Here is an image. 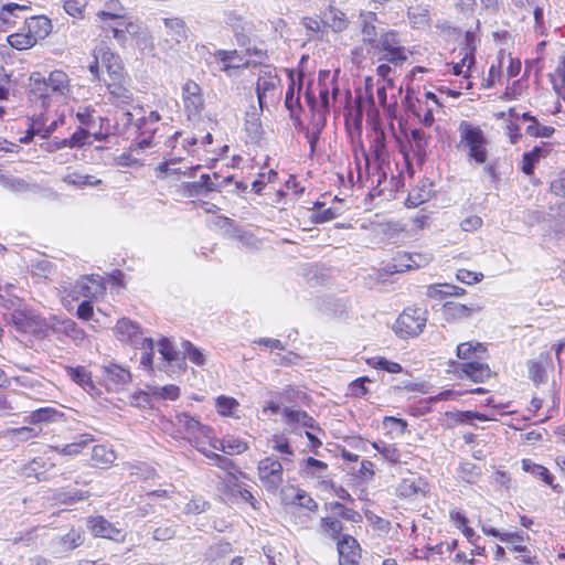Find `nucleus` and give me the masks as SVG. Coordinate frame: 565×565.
<instances>
[{
    "mask_svg": "<svg viewBox=\"0 0 565 565\" xmlns=\"http://www.w3.org/2000/svg\"><path fill=\"white\" fill-rule=\"evenodd\" d=\"M96 17L98 25L105 32V35L108 38L111 33V36L122 47L131 45L134 41L138 46L147 45L150 42L151 38L147 28L137 20L104 10L98 11Z\"/></svg>",
    "mask_w": 565,
    "mask_h": 565,
    "instance_id": "nucleus-1",
    "label": "nucleus"
},
{
    "mask_svg": "<svg viewBox=\"0 0 565 565\" xmlns=\"http://www.w3.org/2000/svg\"><path fill=\"white\" fill-rule=\"evenodd\" d=\"M486 352V347L476 341L460 343L457 347V356L467 362L458 364L456 373L460 379H470L473 382H484L491 377V370L488 364L475 361Z\"/></svg>",
    "mask_w": 565,
    "mask_h": 565,
    "instance_id": "nucleus-2",
    "label": "nucleus"
},
{
    "mask_svg": "<svg viewBox=\"0 0 565 565\" xmlns=\"http://www.w3.org/2000/svg\"><path fill=\"white\" fill-rule=\"evenodd\" d=\"M460 140L458 148L476 164H486L489 158V140L484 131L470 121L462 120L458 127Z\"/></svg>",
    "mask_w": 565,
    "mask_h": 565,
    "instance_id": "nucleus-3",
    "label": "nucleus"
},
{
    "mask_svg": "<svg viewBox=\"0 0 565 565\" xmlns=\"http://www.w3.org/2000/svg\"><path fill=\"white\" fill-rule=\"evenodd\" d=\"M427 322V312L422 308H406L393 324V331L401 339L420 334Z\"/></svg>",
    "mask_w": 565,
    "mask_h": 565,
    "instance_id": "nucleus-4",
    "label": "nucleus"
},
{
    "mask_svg": "<svg viewBox=\"0 0 565 565\" xmlns=\"http://www.w3.org/2000/svg\"><path fill=\"white\" fill-rule=\"evenodd\" d=\"M62 288L64 294L73 301L78 300L81 297L87 299L98 298L106 289L103 278L98 275L84 276L74 284L63 285Z\"/></svg>",
    "mask_w": 565,
    "mask_h": 565,
    "instance_id": "nucleus-5",
    "label": "nucleus"
},
{
    "mask_svg": "<svg viewBox=\"0 0 565 565\" xmlns=\"http://www.w3.org/2000/svg\"><path fill=\"white\" fill-rule=\"evenodd\" d=\"M171 424L177 427L180 434L195 445L204 444V437H211V427L203 425L199 419L189 413H177L171 419Z\"/></svg>",
    "mask_w": 565,
    "mask_h": 565,
    "instance_id": "nucleus-6",
    "label": "nucleus"
},
{
    "mask_svg": "<svg viewBox=\"0 0 565 565\" xmlns=\"http://www.w3.org/2000/svg\"><path fill=\"white\" fill-rule=\"evenodd\" d=\"M375 45L385 53L383 60L388 63L401 65L407 60V50L402 45L399 34L395 30L382 33Z\"/></svg>",
    "mask_w": 565,
    "mask_h": 565,
    "instance_id": "nucleus-7",
    "label": "nucleus"
},
{
    "mask_svg": "<svg viewBox=\"0 0 565 565\" xmlns=\"http://www.w3.org/2000/svg\"><path fill=\"white\" fill-rule=\"evenodd\" d=\"M257 470L259 480L267 491L276 492L284 483V468L278 459L274 457L262 459Z\"/></svg>",
    "mask_w": 565,
    "mask_h": 565,
    "instance_id": "nucleus-8",
    "label": "nucleus"
},
{
    "mask_svg": "<svg viewBox=\"0 0 565 565\" xmlns=\"http://www.w3.org/2000/svg\"><path fill=\"white\" fill-rule=\"evenodd\" d=\"M279 85L280 78L274 68L265 66L259 71L256 83V93L262 110L269 102L274 100L275 93Z\"/></svg>",
    "mask_w": 565,
    "mask_h": 565,
    "instance_id": "nucleus-9",
    "label": "nucleus"
},
{
    "mask_svg": "<svg viewBox=\"0 0 565 565\" xmlns=\"http://www.w3.org/2000/svg\"><path fill=\"white\" fill-rule=\"evenodd\" d=\"M115 329L121 342H127L134 348L151 347V338L145 337L139 326L127 318L119 319Z\"/></svg>",
    "mask_w": 565,
    "mask_h": 565,
    "instance_id": "nucleus-10",
    "label": "nucleus"
},
{
    "mask_svg": "<svg viewBox=\"0 0 565 565\" xmlns=\"http://www.w3.org/2000/svg\"><path fill=\"white\" fill-rule=\"evenodd\" d=\"M87 524L94 536L108 539L116 542H122L125 540L126 534L124 530L109 522L102 515L89 518Z\"/></svg>",
    "mask_w": 565,
    "mask_h": 565,
    "instance_id": "nucleus-11",
    "label": "nucleus"
},
{
    "mask_svg": "<svg viewBox=\"0 0 565 565\" xmlns=\"http://www.w3.org/2000/svg\"><path fill=\"white\" fill-rule=\"evenodd\" d=\"M103 377L108 391H121L130 381L131 374L129 370L116 363L103 365Z\"/></svg>",
    "mask_w": 565,
    "mask_h": 565,
    "instance_id": "nucleus-12",
    "label": "nucleus"
},
{
    "mask_svg": "<svg viewBox=\"0 0 565 565\" xmlns=\"http://www.w3.org/2000/svg\"><path fill=\"white\" fill-rule=\"evenodd\" d=\"M98 54H100L102 65L107 72V76L103 77L104 83L105 81H124L128 77L125 72L122 61L117 53L102 47L99 49Z\"/></svg>",
    "mask_w": 565,
    "mask_h": 565,
    "instance_id": "nucleus-13",
    "label": "nucleus"
},
{
    "mask_svg": "<svg viewBox=\"0 0 565 565\" xmlns=\"http://www.w3.org/2000/svg\"><path fill=\"white\" fill-rule=\"evenodd\" d=\"M431 260L430 254L399 253L394 259L391 268L395 273H403L426 266Z\"/></svg>",
    "mask_w": 565,
    "mask_h": 565,
    "instance_id": "nucleus-14",
    "label": "nucleus"
},
{
    "mask_svg": "<svg viewBox=\"0 0 565 565\" xmlns=\"http://www.w3.org/2000/svg\"><path fill=\"white\" fill-rule=\"evenodd\" d=\"M337 547L339 553V565L358 564L360 545L353 536L343 534L341 539L337 541Z\"/></svg>",
    "mask_w": 565,
    "mask_h": 565,
    "instance_id": "nucleus-15",
    "label": "nucleus"
},
{
    "mask_svg": "<svg viewBox=\"0 0 565 565\" xmlns=\"http://www.w3.org/2000/svg\"><path fill=\"white\" fill-rule=\"evenodd\" d=\"M214 58L220 64L218 71L228 76L234 75L238 68L247 66V61L236 50H218L214 53Z\"/></svg>",
    "mask_w": 565,
    "mask_h": 565,
    "instance_id": "nucleus-16",
    "label": "nucleus"
},
{
    "mask_svg": "<svg viewBox=\"0 0 565 565\" xmlns=\"http://www.w3.org/2000/svg\"><path fill=\"white\" fill-rule=\"evenodd\" d=\"M46 79L52 98L66 99L72 94L71 78L64 71L54 70Z\"/></svg>",
    "mask_w": 565,
    "mask_h": 565,
    "instance_id": "nucleus-17",
    "label": "nucleus"
},
{
    "mask_svg": "<svg viewBox=\"0 0 565 565\" xmlns=\"http://www.w3.org/2000/svg\"><path fill=\"white\" fill-rule=\"evenodd\" d=\"M475 36L472 33L467 32L466 34V44L460 50L459 55L461 56L460 62L451 63V70L455 75H463V77H468L469 71L475 63Z\"/></svg>",
    "mask_w": 565,
    "mask_h": 565,
    "instance_id": "nucleus-18",
    "label": "nucleus"
},
{
    "mask_svg": "<svg viewBox=\"0 0 565 565\" xmlns=\"http://www.w3.org/2000/svg\"><path fill=\"white\" fill-rule=\"evenodd\" d=\"M359 26L362 33V41L365 44L374 46L377 39L376 22L379 21L375 11L362 10L359 13Z\"/></svg>",
    "mask_w": 565,
    "mask_h": 565,
    "instance_id": "nucleus-19",
    "label": "nucleus"
},
{
    "mask_svg": "<svg viewBox=\"0 0 565 565\" xmlns=\"http://www.w3.org/2000/svg\"><path fill=\"white\" fill-rule=\"evenodd\" d=\"M281 414L285 417L286 425L291 427L292 430H296L298 427H305L311 430H320L316 420L305 411L285 407Z\"/></svg>",
    "mask_w": 565,
    "mask_h": 565,
    "instance_id": "nucleus-20",
    "label": "nucleus"
},
{
    "mask_svg": "<svg viewBox=\"0 0 565 565\" xmlns=\"http://www.w3.org/2000/svg\"><path fill=\"white\" fill-rule=\"evenodd\" d=\"M62 181L78 190L95 188L103 184V180L96 175L84 173L81 170L71 169H67L66 173L62 177Z\"/></svg>",
    "mask_w": 565,
    "mask_h": 565,
    "instance_id": "nucleus-21",
    "label": "nucleus"
},
{
    "mask_svg": "<svg viewBox=\"0 0 565 565\" xmlns=\"http://www.w3.org/2000/svg\"><path fill=\"white\" fill-rule=\"evenodd\" d=\"M54 466L55 463L52 461V459L44 454L24 465L21 469V473L25 478L42 480L45 472Z\"/></svg>",
    "mask_w": 565,
    "mask_h": 565,
    "instance_id": "nucleus-22",
    "label": "nucleus"
},
{
    "mask_svg": "<svg viewBox=\"0 0 565 565\" xmlns=\"http://www.w3.org/2000/svg\"><path fill=\"white\" fill-rule=\"evenodd\" d=\"M481 307L470 303L462 305L456 301H447L443 307V313L447 321L460 320L471 316L472 312H478Z\"/></svg>",
    "mask_w": 565,
    "mask_h": 565,
    "instance_id": "nucleus-23",
    "label": "nucleus"
},
{
    "mask_svg": "<svg viewBox=\"0 0 565 565\" xmlns=\"http://www.w3.org/2000/svg\"><path fill=\"white\" fill-rule=\"evenodd\" d=\"M158 351L162 360L167 362L168 366L178 370L184 369L185 363L183 362L181 353L174 349L172 343L167 338H162L159 341Z\"/></svg>",
    "mask_w": 565,
    "mask_h": 565,
    "instance_id": "nucleus-24",
    "label": "nucleus"
},
{
    "mask_svg": "<svg viewBox=\"0 0 565 565\" xmlns=\"http://www.w3.org/2000/svg\"><path fill=\"white\" fill-rule=\"evenodd\" d=\"M129 78L124 81H105V85L116 104H129L132 100V92L128 87Z\"/></svg>",
    "mask_w": 565,
    "mask_h": 565,
    "instance_id": "nucleus-25",
    "label": "nucleus"
},
{
    "mask_svg": "<svg viewBox=\"0 0 565 565\" xmlns=\"http://www.w3.org/2000/svg\"><path fill=\"white\" fill-rule=\"evenodd\" d=\"M407 18L413 29H424L429 26L431 18L429 6L412 4L407 9Z\"/></svg>",
    "mask_w": 565,
    "mask_h": 565,
    "instance_id": "nucleus-26",
    "label": "nucleus"
},
{
    "mask_svg": "<svg viewBox=\"0 0 565 565\" xmlns=\"http://www.w3.org/2000/svg\"><path fill=\"white\" fill-rule=\"evenodd\" d=\"M30 93L38 98L42 99L43 106L49 105L52 95L49 88V83L45 76L41 73H33L29 78Z\"/></svg>",
    "mask_w": 565,
    "mask_h": 565,
    "instance_id": "nucleus-27",
    "label": "nucleus"
},
{
    "mask_svg": "<svg viewBox=\"0 0 565 565\" xmlns=\"http://www.w3.org/2000/svg\"><path fill=\"white\" fill-rule=\"evenodd\" d=\"M63 417V413L54 407H42L30 413L24 418V422L38 427L42 423H54L58 422Z\"/></svg>",
    "mask_w": 565,
    "mask_h": 565,
    "instance_id": "nucleus-28",
    "label": "nucleus"
},
{
    "mask_svg": "<svg viewBox=\"0 0 565 565\" xmlns=\"http://www.w3.org/2000/svg\"><path fill=\"white\" fill-rule=\"evenodd\" d=\"M322 22L334 32H342L349 26V20L345 13L334 7H330L323 13Z\"/></svg>",
    "mask_w": 565,
    "mask_h": 565,
    "instance_id": "nucleus-29",
    "label": "nucleus"
},
{
    "mask_svg": "<svg viewBox=\"0 0 565 565\" xmlns=\"http://www.w3.org/2000/svg\"><path fill=\"white\" fill-rule=\"evenodd\" d=\"M55 332H61L70 337L75 342H81L85 338V332L78 328L75 321L71 319L55 320L49 324Z\"/></svg>",
    "mask_w": 565,
    "mask_h": 565,
    "instance_id": "nucleus-30",
    "label": "nucleus"
},
{
    "mask_svg": "<svg viewBox=\"0 0 565 565\" xmlns=\"http://www.w3.org/2000/svg\"><path fill=\"white\" fill-rule=\"evenodd\" d=\"M328 465L324 461L318 460L313 457H308L303 460L300 473L305 478L322 479L327 477Z\"/></svg>",
    "mask_w": 565,
    "mask_h": 565,
    "instance_id": "nucleus-31",
    "label": "nucleus"
},
{
    "mask_svg": "<svg viewBox=\"0 0 565 565\" xmlns=\"http://www.w3.org/2000/svg\"><path fill=\"white\" fill-rule=\"evenodd\" d=\"M65 371L67 376L86 392L92 393L95 390L92 374L85 366H67Z\"/></svg>",
    "mask_w": 565,
    "mask_h": 565,
    "instance_id": "nucleus-32",
    "label": "nucleus"
},
{
    "mask_svg": "<svg viewBox=\"0 0 565 565\" xmlns=\"http://www.w3.org/2000/svg\"><path fill=\"white\" fill-rule=\"evenodd\" d=\"M93 441L94 438L92 435L83 434L75 441L63 447L50 446L49 448L63 456H76Z\"/></svg>",
    "mask_w": 565,
    "mask_h": 565,
    "instance_id": "nucleus-33",
    "label": "nucleus"
},
{
    "mask_svg": "<svg viewBox=\"0 0 565 565\" xmlns=\"http://www.w3.org/2000/svg\"><path fill=\"white\" fill-rule=\"evenodd\" d=\"M28 31L38 39H44L52 30L51 20L46 17H31L28 19Z\"/></svg>",
    "mask_w": 565,
    "mask_h": 565,
    "instance_id": "nucleus-34",
    "label": "nucleus"
},
{
    "mask_svg": "<svg viewBox=\"0 0 565 565\" xmlns=\"http://www.w3.org/2000/svg\"><path fill=\"white\" fill-rule=\"evenodd\" d=\"M163 24L166 28L167 34L171 38L172 41L180 43L182 40L186 38V28L184 22L179 18H168L163 19Z\"/></svg>",
    "mask_w": 565,
    "mask_h": 565,
    "instance_id": "nucleus-35",
    "label": "nucleus"
},
{
    "mask_svg": "<svg viewBox=\"0 0 565 565\" xmlns=\"http://www.w3.org/2000/svg\"><path fill=\"white\" fill-rule=\"evenodd\" d=\"M321 532L324 536L339 541L341 539V532L343 530V523L333 516L322 518L320 521Z\"/></svg>",
    "mask_w": 565,
    "mask_h": 565,
    "instance_id": "nucleus-36",
    "label": "nucleus"
},
{
    "mask_svg": "<svg viewBox=\"0 0 565 565\" xmlns=\"http://www.w3.org/2000/svg\"><path fill=\"white\" fill-rule=\"evenodd\" d=\"M546 150L543 147H534L532 150L523 153L522 157V171L530 175L533 173L535 164L542 157H545Z\"/></svg>",
    "mask_w": 565,
    "mask_h": 565,
    "instance_id": "nucleus-37",
    "label": "nucleus"
},
{
    "mask_svg": "<svg viewBox=\"0 0 565 565\" xmlns=\"http://www.w3.org/2000/svg\"><path fill=\"white\" fill-rule=\"evenodd\" d=\"M247 443L236 436L226 435L222 438L221 451L230 456L239 455L247 450Z\"/></svg>",
    "mask_w": 565,
    "mask_h": 565,
    "instance_id": "nucleus-38",
    "label": "nucleus"
},
{
    "mask_svg": "<svg viewBox=\"0 0 565 565\" xmlns=\"http://www.w3.org/2000/svg\"><path fill=\"white\" fill-rule=\"evenodd\" d=\"M182 358L183 361L188 359L190 362L198 366H202L206 362V356L201 349L192 344L190 341H182Z\"/></svg>",
    "mask_w": 565,
    "mask_h": 565,
    "instance_id": "nucleus-39",
    "label": "nucleus"
},
{
    "mask_svg": "<svg viewBox=\"0 0 565 565\" xmlns=\"http://www.w3.org/2000/svg\"><path fill=\"white\" fill-rule=\"evenodd\" d=\"M522 468L525 472L533 475L542 479L546 484L552 486L553 476L550 473L548 469L544 466L533 462L531 459L522 460Z\"/></svg>",
    "mask_w": 565,
    "mask_h": 565,
    "instance_id": "nucleus-40",
    "label": "nucleus"
},
{
    "mask_svg": "<svg viewBox=\"0 0 565 565\" xmlns=\"http://www.w3.org/2000/svg\"><path fill=\"white\" fill-rule=\"evenodd\" d=\"M0 184L14 193H24L32 189V185L24 179L8 175L0 177Z\"/></svg>",
    "mask_w": 565,
    "mask_h": 565,
    "instance_id": "nucleus-41",
    "label": "nucleus"
},
{
    "mask_svg": "<svg viewBox=\"0 0 565 565\" xmlns=\"http://www.w3.org/2000/svg\"><path fill=\"white\" fill-rule=\"evenodd\" d=\"M8 43L13 49L22 51L33 47L36 44V38L30 32L29 34L13 33L8 36Z\"/></svg>",
    "mask_w": 565,
    "mask_h": 565,
    "instance_id": "nucleus-42",
    "label": "nucleus"
},
{
    "mask_svg": "<svg viewBox=\"0 0 565 565\" xmlns=\"http://www.w3.org/2000/svg\"><path fill=\"white\" fill-rule=\"evenodd\" d=\"M116 455L113 449L106 445H96L92 451V460L96 465H108L114 462Z\"/></svg>",
    "mask_w": 565,
    "mask_h": 565,
    "instance_id": "nucleus-43",
    "label": "nucleus"
},
{
    "mask_svg": "<svg viewBox=\"0 0 565 565\" xmlns=\"http://www.w3.org/2000/svg\"><path fill=\"white\" fill-rule=\"evenodd\" d=\"M215 406L220 415L235 417L239 404L235 398L222 395L216 398Z\"/></svg>",
    "mask_w": 565,
    "mask_h": 565,
    "instance_id": "nucleus-44",
    "label": "nucleus"
},
{
    "mask_svg": "<svg viewBox=\"0 0 565 565\" xmlns=\"http://www.w3.org/2000/svg\"><path fill=\"white\" fill-rule=\"evenodd\" d=\"M42 433L40 427L32 426H23L19 428H12L8 431V435L18 441H28L32 438L38 437Z\"/></svg>",
    "mask_w": 565,
    "mask_h": 565,
    "instance_id": "nucleus-45",
    "label": "nucleus"
},
{
    "mask_svg": "<svg viewBox=\"0 0 565 565\" xmlns=\"http://www.w3.org/2000/svg\"><path fill=\"white\" fill-rule=\"evenodd\" d=\"M372 447L380 452L385 460L396 463L401 460V454L398 449L391 444H386L384 441H374L372 443Z\"/></svg>",
    "mask_w": 565,
    "mask_h": 565,
    "instance_id": "nucleus-46",
    "label": "nucleus"
},
{
    "mask_svg": "<svg viewBox=\"0 0 565 565\" xmlns=\"http://www.w3.org/2000/svg\"><path fill=\"white\" fill-rule=\"evenodd\" d=\"M329 508L332 512H334L337 515H339L343 520H347V521H350L353 523H359L362 521V515L358 511H355L353 509H349L340 502H331L329 504Z\"/></svg>",
    "mask_w": 565,
    "mask_h": 565,
    "instance_id": "nucleus-47",
    "label": "nucleus"
},
{
    "mask_svg": "<svg viewBox=\"0 0 565 565\" xmlns=\"http://www.w3.org/2000/svg\"><path fill=\"white\" fill-rule=\"evenodd\" d=\"M150 392L153 397L160 399L175 401L180 397V388L173 384L164 386H150Z\"/></svg>",
    "mask_w": 565,
    "mask_h": 565,
    "instance_id": "nucleus-48",
    "label": "nucleus"
},
{
    "mask_svg": "<svg viewBox=\"0 0 565 565\" xmlns=\"http://www.w3.org/2000/svg\"><path fill=\"white\" fill-rule=\"evenodd\" d=\"M366 362L370 366L374 369L383 370L392 374L402 372L401 364L390 361L383 356H373L367 359Z\"/></svg>",
    "mask_w": 565,
    "mask_h": 565,
    "instance_id": "nucleus-49",
    "label": "nucleus"
},
{
    "mask_svg": "<svg viewBox=\"0 0 565 565\" xmlns=\"http://www.w3.org/2000/svg\"><path fill=\"white\" fill-rule=\"evenodd\" d=\"M245 130L252 141L257 142L263 136V127L256 115L248 116L245 120Z\"/></svg>",
    "mask_w": 565,
    "mask_h": 565,
    "instance_id": "nucleus-50",
    "label": "nucleus"
},
{
    "mask_svg": "<svg viewBox=\"0 0 565 565\" xmlns=\"http://www.w3.org/2000/svg\"><path fill=\"white\" fill-rule=\"evenodd\" d=\"M273 449L284 455L282 460L285 462H291V457L294 456V450L291 449L288 440L280 436V435H274L273 436Z\"/></svg>",
    "mask_w": 565,
    "mask_h": 565,
    "instance_id": "nucleus-51",
    "label": "nucleus"
},
{
    "mask_svg": "<svg viewBox=\"0 0 565 565\" xmlns=\"http://www.w3.org/2000/svg\"><path fill=\"white\" fill-rule=\"evenodd\" d=\"M289 79H290V84H289L288 90L286 93L285 105H286L287 109L290 110V113H294V110L299 106L300 97H299V93L296 94V92H295L296 83H295L294 74L291 72L289 73ZM300 89H301V84L298 87V92H300Z\"/></svg>",
    "mask_w": 565,
    "mask_h": 565,
    "instance_id": "nucleus-52",
    "label": "nucleus"
},
{
    "mask_svg": "<svg viewBox=\"0 0 565 565\" xmlns=\"http://www.w3.org/2000/svg\"><path fill=\"white\" fill-rule=\"evenodd\" d=\"M291 503L311 512H315L318 509V503L315 501V499L307 491L301 489H297L296 495Z\"/></svg>",
    "mask_w": 565,
    "mask_h": 565,
    "instance_id": "nucleus-53",
    "label": "nucleus"
},
{
    "mask_svg": "<svg viewBox=\"0 0 565 565\" xmlns=\"http://www.w3.org/2000/svg\"><path fill=\"white\" fill-rule=\"evenodd\" d=\"M411 137L414 150L419 157H424L427 147V137L425 131L423 129H413L411 131Z\"/></svg>",
    "mask_w": 565,
    "mask_h": 565,
    "instance_id": "nucleus-54",
    "label": "nucleus"
},
{
    "mask_svg": "<svg viewBox=\"0 0 565 565\" xmlns=\"http://www.w3.org/2000/svg\"><path fill=\"white\" fill-rule=\"evenodd\" d=\"M183 103L189 118L199 116L204 105L201 95L193 97H184Z\"/></svg>",
    "mask_w": 565,
    "mask_h": 565,
    "instance_id": "nucleus-55",
    "label": "nucleus"
},
{
    "mask_svg": "<svg viewBox=\"0 0 565 565\" xmlns=\"http://www.w3.org/2000/svg\"><path fill=\"white\" fill-rule=\"evenodd\" d=\"M210 507V503L202 497H195L191 499L183 508V512L186 514H200L205 512Z\"/></svg>",
    "mask_w": 565,
    "mask_h": 565,
    "instance_id": "nucleus-56",
    "label": "nucleus"
},
{
    "mask_svg": "<svg viewBox=\"0 0 565 565\" xmlns=\"http://www.w3.org/2000/svg\"><path fill=\"white\" fill-rule=\"evenodd\" d=\"M177 529L175 525L170 523H164L159 526H157L153 532L152 536L156 541H168L175 536Z\"/></svg>",
    "mask_w": 565,
    "mask_h": 565,
    "instance_id": "nucleus-57",
    "label": "nucleus"
},
{
    "mask_svg": "<svg viewBox=\"0 0 565 565\" xmlns=\"http://www.w3.org/2000/svg\"><path fill=\"white\" fill-rule=\"evenodd\" d=\"M227 482L228 484L233 486V491H237V495L241 498V500L248 502L253 508H256V499L254 498L250 491L243 489L237 483V478L235 476L231 475Z\"/></svg>",
    "mask_w": 565,
    "mask_h": 565,
    "instance_id": "nucleus-58",
    "label": "nucleus"
},
{
    "mask_svg": "<svg viewBox=\"0 0 565 565\" xmlns=\"http://www.w3.org/2000/svg\"><path fill=\"white\" fill-rule=\"evenodd\" d=\"M394 86V82L393 79H387L386 83L382 84L381 86L377 87L376 89V96H377V99H379V104L384 108L386 109L390 114L394 110L395 108V104H388L387 103V94H386V89L387 87H393Z\"/></svg>",
    "mask_w": 565,
    "mask_h": 565,
    "instance_id": "nucleus-59",
    "label": "nucleus"
},
{
    "mask_svg": "<svg viewBox=\"0 0 565 565\" xmlns=\"http://www.w3.org/2000/svg\"><path fill=\"white\" fill-rule=\"evenodd\" d=\"M94 114H95L94 107H92L89 105L82 106L78 108L76 117L82 125L93 129L94 125H95Z\"/></svg>",
    "mask_w": 565,
    "mask_h": 565,
    "instance_id": "nucleus-60",
    "label": "nucleus"
},
{
    "mask_svg": "<svg viewBox=\"0 0 565 565\" xmlns=\"http://www.w3.org/2000/svg\"><path fill=\"white\" fill-rule=\"evenodd\" d=\"M547 0H536L534 4L532 6L533 9V15L535 20V31L543 33L544 32V19H543V12Z\"/></svg>",
    "mask_w": 565,
    "mask_h": 565,
    "instance_id": "nucleus-61",
    "label": "nucleus"
},
{
    "mask_svg": "<svg viewBox=\"0 0 565 565\" xmlns=\"http://www.w3.org/2000/svg\"><path fill=\"white\" fill-rule=\"evenodd\" d=\"M554 128L550 126L541 125L536 119H533V124L526 127V132L534 137H551L554 134Z\"/></svg>",
    "mask_w": 565,
    "mask_h": 565,
    "instance_id": "nucleus-62",
    "label": "nucleus"
},
{
    "mask_svg": "<svg viewBox=\"0 0 565 565\" xmlns=\"http://www.w3.org/2000/svg\"><path fill=\"white\" fill-rule=\"evenodd\" d=\"M220 175L217 173L213 174V179L210 174H202L200 177V184L201 188L204 190L205 193L212 192V191H220L222 188V184H218Z\"/></svg>",
    "mask_w": 565,
    "mask_h": 565,
    "instance_id": "nucleus-63",
    "label": "nucleus"
},
{
    "mask_svg": "<svg viewBox=\"0 0 565 565\" xmlns=\"http://www.w3.org/2000/svg\"><path fill=\"white\" fill-rule=\"evenodd\" d=\"M83 543V537L81 533L74 529H72L68 533H66L62 537V544L68 548L74 550Z\"/></svg>",
    "mask_w": 565,
    "mask_h": 565,
    "instance_id": "nucleus-64",
    "label": "nucleus"
}]
</instances>
